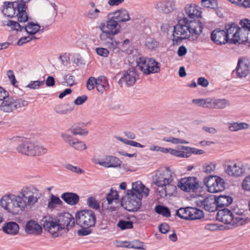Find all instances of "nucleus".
Returning <instances> with one entry per match:
<instances>
[{
  "instance_id": "44",
  "label": "nucleus",
  "mask_w": 250,
  "mask_h": 250,
  "mask_svg": "<svg viewBox=\"0 0 250 250\" xmlns=\"http://www.w3.org/2000/svg\"><path fill=\"white\" fill-rule=\"evenodd\" d=\"M167 153H169L173 155L179 157H186L185 150L183 149V146L181 147L180 150L171 148H167Z\"/></svg>"
},
{
  "instance_id": "29",
  "label": "nucleus",
  "mask_w": 250,
  "mask_h": 250,
  "mask_svg": "<svg viewBox=\"0 0 250 250\" xmlns=\"http://www.w3.org/2000/svg\"><path fill=\"white\" fill-rule=\"evenodd\" d=\"M2 229L3 231L7 234L15 235L18 232L19 227L16 223L10 222L5 224Z\"/></svg>"
},
{
  "instance_id": "34",
  "label": "nucleus",
  "mask_w": 250,
  "mask_h": 250,
  "mask_svg": "<svg viewBox=\"0 0 250 250\" xmlns=\"http://www.w3.org/2000/svg\"><path fill=\"white\" fill-rule=\"evenodd\" d=\"M189 208L190 207L181 208L177 210L176 215L181 219L189 220L190 218L189 214H189Z\"/></svg>"
},
{
  "instance_id": "6",
  "label": "nucleus",
  "mask_w": 250,
  "mask_h": 250,
  "mask_svg": "<svg viewBox=\"0 0 250 250\" xmlns=\"http://www.w3.org/2000/svg\"><path fill=\"white\" fill-rule=\"evenodd\" d=\"M17 150L19 153L31 156L44 154L47 152V148L29 141L19 144Z\"/></svg>"
},
{
  "instance_id": "23",
  "label": "nucleus",
  "mask_w": 250,
  "mask_h": 250,
  "mask_svg": "<svg viewBox=\"0 0 250 250\" xmlns=\"http://www.w3.org/2000/svg\"><path fill=\"white\" fill-rule=\"evenodd\" d=\"M61 198L65 203L70 205H75L79 201L78 194L73 192H65L62 195Z\"/></svg>"
},
{
  "instance_id": "32",
  "label": "nucleus",
  "mask_w": 250,
  "mask_h": 250,
  "mask_svg": "<svg viewBox=\"0 0 250 250\" xmlns=\"http://www.w3.org/2000/svg\"><path fill=\"white\" fill-rule=\"evenodd\" d=\"M189 220H197L200 219L204 217V213L202 210L195 208H189Z\"/></svg>"
},
{
  "instance_id": "26",
  "label": "nucleus",
  "mask_w": 250,
  "mask_h": 250,
  "mask_svg": "<svg viewBox=\"0 0 250 250\" xmlns=\"http://www.w3.org/2000/svg\"><path fill=\"white\" fill-rule=\"evenodd\" d=\"M232 201L233 199L230 196L226 195H220L214 199L216 206L220 208L229 205Z\"/></svg>"
},
{
  "instance_id": "17",
  "label": "nucleus",
  "mask_w": 250,
  "mask_h": 250,
  "mask_svg": "<svg viewBox=\"0 0 250 250\" xmlns=\"http://www.w3.org/2000/svg\"><path fill=\"white\" fill-rule=\"evenodd\" d=\"M128 197L126 203V208L130 211H137L141 206L142 197L134 194H127Z\"/></svg>"
},
{
  "instance_id": "40",
  "label": "nucleus",
  "mask_w": 250,
  "mask_h": 250,
  "mask_svg": "<svg viewBox=\"0 0 250 250\" xmlns=\"http://www.w3.org/2000/svg\"><path fill=\"white\" fill-rule=\"evenodd\" d=\"M70 146H71L75 149L80 151L85 149L86 148V145L82 141H79L78 139L76 138L74 139L73 141Z\"/></svg>"
},
{
  "instance_id": "14",
  "label": "nucleus",
  "mask_w": 250,
  "mask_h": 250,
  "mask_svg": "<svg viewBox=\"0 0 250 250\" xmlns=\"http://www.w3.org/2000/svg\"><path fill=\"white\" fill-rule=\"evenodd\" d=\"M149 189L146 188L140 181H137L132 183V189L127 190V194H133L142 197L143 196L147 197L149 194Z\"/></svg>"
},
{
  "instance_id": "37",
  "label": "nucleus",
  "mask_w": 250,
  "mask_h": 250,
  "mask_svg": "<svg viewBox=\"0 0 250 250\" xmlns=\"http://www.w3.org/2000/svg\"><path fill=\"white\" fill-rule=\"evenodd\" d=\"M155 211L159 214L162 215L166 217L170 216V212L168 208L161 205L156 206L155 207Z\"/></svg>"
},
{
  "instance_id": "9",
  "label": "nucleus",
  "mask_w": 250,
  "mask_h": 250,
  "mask_svg": "<svg viewBox=\"0 0 250 250\" xmlns=\"http://www.w3.org/2000/svg\"><path fill=\"white\" fill-rule=\"evenodd\" d=\"M204 182L211 193L220 192L225 189L224 180L217 176H209L204 179Z\"/></svg>"
},
{
  "instance_id": "28",
  "label": "nucleus",
  "mask_w": 250,
  "mask_h": 250,
  "mask_svg": "<svg viewBox=\"0 0 250 250\" xmlns=\"http://www.w3.org/2000/svg\"><path fill=\"white\" fill-rule=\"evenodd\" d=\"M27 6L24 3H20L18 5L17 16L20 22H24L28 21L27 14L25 11Z\"/></svg>"
},
{
  "instance_id": "51",
  "label": "nucleus",
  "mask_w": 250,
  "mask_h": 250,
  "mask_svg": "<svg viewBox=\"0 0 250 250\" xmlns=\"http://www.w3.org/2000/svg\"><path fill=\"white\" fill-rule=\"evenodd\" d=\"M183 149L184 150H185L186 152V158H188L190 156L191 154H197V150L198 149L193 148V147H190L188 146H183Z\"/></svg>"
},
{
  "instance_id": "8",
  "label": "nucleus",
  "mask_w": 250,
  "mask_h": 250,
  "mask_svg": "<svg viewBox=\"0 0 250 250\" xmlns=\"http://www.w3.org/2000/svg\"><path fill=\"white\" fill-rule=\"evenodd\" d=\"M0 105V109L4 113L13 112L18 108L27 105V102L21 99H16L13 97L7 96L2 100Z\"/></svg>"
},
{
  "instance_id": "7",
  "label": "nucleus",
  "mask_w": 250,
  "mask_h": 250,
  "mask_svg": "<svg viewBox=\"0 0 250 250\" xmlns=\"http://www.w3.org/2000/svg\"><path fill=\"white\" fill-rule=\"evenodd\" d=\"M76 224L81 227L91 228L96 222L95 213L91 209H83L76 213Z\"/></svg>"
},
{
  "instance_id": "5",
  "label": "nucleus",
  "mask_w": 250,
  "mask_h": 250,
  "mask_svg": "<svg viewBox=\"0 0 250 250\" xmlns=\"http://www.w3.org/2000/svg\"><path fill=\"white\" fill-rule=\"evenodd\" d=\"M217 219L233 227H237L250 222V219L244 214V211L239 208H234L231 210L227 208L220 209L217 214Z\"/></svg>"
},
{
  "instance_id": "35",
  "label": "nucleus",
  "mask_w": 250,
  "mask_h": 250,
  "mask_svg": "<svg viewBox=\"0 0 250 250\" xmlns=\"http://www.w3.org/2000/svg\"><path fill=\"white\" fill-rule=\"evenodd\" d=\"M250 125L246 123H233L230 124L229 129L231 131H237L239 130L248 129Z\"/></svg>"
},
{
  "instance_id": "63",
  "label": "nucleus",
  "mask_w": 250,
  "mask_h": 250,
  "mask_svg": "<svg viewBox=\"0 0 250 250\" xmlns=\"http://www.w3.org/2000/svg\"><path fill=\"white\" fill-rule=\"evenodd\" d=\"M64 80L68 85L72 86L75 84L74 76L71 75H67L65 76Z\"/></svg>"
},
{
  "instance_id": "30",
  "label": "nucleus",
  "mask_w": 250,
  "mask_h": 250,
  "mask_svg": "<svg viewBox=\"0 0 250 250\" xmlns=\"http://www.w3.org/2000/svg\"><path fill=\"white\" fill-rule=\"evenodd\" d=\"M24 28L28 34L33 35L39 31L41 26L38 23L30 22Z\"/></svg>"
},
{
  "instance_id": "45",
  "label": "nucleus",
  "mask_w": 250,
  "mask_h": 250,
  "mask_svg": "<svg viewBox=\"0 0 250 250\" xmlns=\"http://www.w3.org/2000/svg\"><path fill=\"white\" fill-rule=\"evenodd\" d=\"M44 84V80L31 81L26 87L32 89H39Z\"/></svg>"
},
{
  "instance_id": "50",
  "label": "nucleus",
  "mask_w": 250,
  "mask_h": 250,
  "mask_svg": "<svg viewBox=\"0 0 250 250\" xmlns=\"http://www.w3.org/2000/svg\"><path fill=\"white\" fill-rule=\"evenodd\" d=\"M216 164L212 162L206 164L204 166V171L207 173H210L216 168Z\"/></svg>"
},
{
  "instance_id": "12",
  "label": "nucleus",
  "mask_w": 250,
  "mask_h": 250,
  "mask_svg": "<svg viewBox=\"0 0 250 250\" xmlns=\"http://www.w3.org/2000/svg\"><path fill=\"white\" fill-rule=\"evenodd\" d=\"M154 6L160 12L169 14L176 9V2L175 0H161L155 2Z\"/></svg>"
},
{
  "instance_id": "48",
  "label": "nucleus",
  "mask_w": 250,
  "mask_h": 250,
  "mask_svg": "<svg viewBox=\"0 0 250 250\" xmlns=\"http://www.w3.org/2000/svg\"><path fill=\"white\" fill-rule=\"evenodd\" d=\"M55 111L60 114H66L68 112H70L73 110V108H65L62 105H59L55 107Z\"/></svg>"
},
{
  "instance_id": "24",
  "label": "nucleus",
  "mask_w": 250,
  "mask_h": 250,
  "mask_svg": "<svg viewBox=\"0 0 250 250\" xmlns=\"http://www.w3.org/2000/svg\"><path fill=\"white\" fill-rule=\"evenodd\" d=\"M113 18L109 19L106 21V28L107 29L106 31H108L110 34L113 35H117L119 33L120 26L118 24L117 21Z\"/></svg>"
},
{
  "instance_id": "16",
  "label": "nucleus",
  "mask_w": 250,
  "mask_h": 250,
  "mask_svg": "<svg viewBox=\"0 0 250 250\" xmlns=\"http://www.w3.org/2000/svg\"><path fill=\"white\" fill-rule=\"evenodd\" d=\"M227 163L229 164L226 166L225 169L226 173L229 176L238 177L241 176L245 171L242 166L238 165L236 163L229 160Z\"/></svg>"
},
{
  "instance_id": "2",
  "label": "nucleus",
  "mask_w": 250,
  "mask_h": 250,
  "mask_svg": "<svg viewBox=\"0 0 250 250\" xmlns=\"http://www.w3.org/2000/svg\"><path fill=\"white\" fill-rule=\"evenodd\" d=\"M42 222L44 230L54 238L66 234L75 225L74 218L68 212L61 213L55 218L44 216Z\"/></svg>"
},
{
  "instance_id": "62",
  "label": "nucleus",
  "mask_w": 250,
  "mask_h": 250,
  "mask_svg": "<svg viewBox=\"0 0 250 250\" xmlns=\"http://www.w3.org/2000/svg\"><path fill=\"white\" fill-rule=\"evenodd\" d=\"M215 98L206 99V108L215 109Z\"/></svg>"
},
{
  "instance_id": "3",
  "label": "nucleus",
  "mask_w": 250,
  "mask_h": 250,
  "mask_svg": "<svg viewBox=\"0 0 250 250\" xmlns=\"http://www.w3.org/2000/svg\"><path fill=\"white\" fill-rule=\"evenodd\" d=\"M175 174L169 168L159 169L152 177L154 184L157 186V191L161 198L170 197L176 192V187L173 180Z\"/></svg>"
},
{
  "instance_id": "19",
  "label": "nucleus",
  "mask_w": 250,
  "mask_h": 250,
  "mask_svg": "<svg viewBox=\"0 0 250 250\" xmlns=\"http://www.w3.org/2000/svg\"><path fill=\"white\" fill-rule=\"evenodd\" d=\"M250 71V63L247 61L239 59L236 68L237 75L239 78L246 77Z\"/></svg>"
},
{
  "instance_id": "41",
  "label": "nucleus",
  "mask_w": 250,
  "mask_h": 250,
  "mask_svg": "<svg viewBox=\"0 0 250 250\" xmlns=\"http://www.w3.org/2000/svg\"><path fill=\"white\" fill-rule=\"evenodd\" d=\"M117 226L121 229H132L133 227V222L131 221L120 220L118 223Z\"/></svg>"
},
{
  "instance_id": "36",
  "label": "nucleus",
  "mask_w": 250,
  "mask_h": 250,
  "mask_svg": "<svg viewBox=\"0 0 250 250\" xmlns=\"http://www.w3.org/2000/svg\"><path fill=\"white\" fill-rule=\"evenodd\" d=\"M102 13L98 9L96 8L94 10H89L85 13V16L91 20H95L100 18Z\"/></svg>"
},
{
  "instance_id": "55",
  "label": "nucleus",
  "mask_w": 250,
  "mask_h": 250,
  "mask_svg": "<svg viewBox=\"0 0 250 250\" xmlns=\"http://www.w3.org/2000/svg\"><path fill=\"white\" fill-rule=\"evenodd\" d=\"M65 168L68 170H71L72 172L77 173L78 174H81L84 172L83 170L79 168V167L72 166L70 164H67L65 166Z\"/></svg>"
},
{
  "instance_id": "60",
  "label": "nucleus",
  "mask_w": 250,
  "mask_h": 250,
  "mask_svg": "<svg viewBox=\"0 0 250 250\" xmlns=\"http://www.w3.org/2000/svg\"><path fill=\"white\" fill-rule=\"evenodd\" d=\"M87 100V97L86 95H83V96L78 97L75 99L74 103L75 104L79 105L85 103Z\"/></svg>"
},
{
  "instance_id": "33",
  "label": "nucleus",
  "mask_w": 250,
  "mask_h": 250,
  "mask_svg": "<svg viewBox=\"0 0 250 250\" xmlns=\"http://www.w3.org/2000/svg\"><path fill=\"white\" fill-rule=\"evenodd\" d=\"M215 109H222L230 106L231 103L228 99L215 98Z\"/></svg>"
},
{
  "instance_id": "61",
  "label": "nucleus",
  "mask_w": 250,
  "mask_h": 250,
  "mask_svg": "<svg viewBox=\"0 0 250 250\" xmlns=\"http://www.w3.org/2000/svg\"><path fill=\"white\" fill-rule=\"evenodd\" d=\"M243 188L247 191H250V176L245 178L242 183Z\"/></svg>"
},
{
  "instance_id": "20",
  "label": "nucleus",
  "mask_w": 250,
  "mask_h": 250,
  "mask_svg": "<svg viewBox=\"0 0 250 250\" xmlns=\"http://www.w3.org/2000/svg\"><path fill=\"white\" fill-rule=\"evenodd\" d=\"M25 230L28 234L38 235L42 232V228L36 221L31 220L27 222Z\"/></svg>"
},
{
  "instance_id": "49",
  "label": "nucleus",
  "mask_w": 250,
  "mask_h": 250,
  "mask_svg": "<svg viewBox=\"0 0 250 250\" xmlns=\"http://www.w3.org/2000/svg\"><path fill=\"white\" fill-rule=\"evenodd\" d=\"M247 36H246L245 34L244 33L241 36L239 35L238 36V42L239 44H246L247 42L250 43V37L249 33H247Z\"/></svg>"
},
{
  "instance_id": "64",
  "label": "nucleus",
  "mask_w": 250,
  "mask_h": 250,
  "mask_svg": "<svg viewBox=\"0 0 250 250\" xmlns=\"http://www.w3.org/2000/svg\"><path fill=\"white\" fill-rule=\"evenodd\" d=\"M240 24L244 30L250 31V20L244 19L241 21Z\"/></svg>"
},
{
  "instance_id": "15",
  "label": "nucleus",
  "mask_w": 250,
  "mask_h": 250,
  "mask_svg": "<svg viewBox=\"0 0 250 250\" xmlns=\"http://www.w3.org/2000/svg\"><path fill=\"white\" fill-rule=\"evenodd\" d=\"M96 163L105 167L115 168L120 167L121 161L115 156L109 155L105 156L100 160H98Z\"/></svg>"
},
{
  "instance_id": "56",
  "label": "nucleus",
  "mask_w": 250,
  "mask_h": 250,
  "mask_svg": "<svg viewBox=\"0 0 250 250\" xmlns=\"http://www.w3.org/2000/svg\"><path fill=\"white\" fill-rule=\"evenodd\" d=\"M96 79L93 77H91L87 81L86 87L89 90L93 89L95 87Z\"/></svg>"
},
{
  "instance_id": "53",
  "label": "nucleus",
  "mask_w": 250,
  "mask_h": 250,
  "mask_svg": "<svg viewBox=\"0 0 250 250\" xmlns=\"http://www.w3.org/2000/svg\"><path fill=\"white\" fill-rule=\"evenodd\" d=\"M111 36H114L113 34H110L108 31H103L100 35V39L102 41V43L103 44L107 40H109L108 39L109 37H111Z\"/></svg>"
},
{
  "instance_id": "27",
  "label": "nucleus",
  "mask_w": 250,
  "mask_h": 250,
  "mask_svg": "<svg viewBox=\"0 0 250 250\" xmlns=\"http://www.w3.org/2000/svg\"><path fill=\"white\" fill-rule=\"evenodd\" d=\"M185 9L186 14L190 19H194L201 16V13L199 8L195 5H187Z\"/></svg>"
},
{
  "instance_id": "21",
  "label": "nucleus",
  "mask_w": 250,
  "mask_h": 250,
  "mask_svg": "<svg viewBox=\"0 0 250 250\" xmlns=\"http://www.w3.org/2000/svg\"><path fill=\"white\" fill-rule=\"evenodd\" d=\"M19 4L16 1L4 2L3 8L2 10V13L8 17L12 18L14 17L16 11H17Z\"/></svg>"
},
{
  "instance_id": "43",
  "label": "nucleus",
  "mask_w": 250,
  "mask_h": 250,
  "mask_svg": "<svg viewBox=\"0 0 250 250\" xmlns=\"http://www.w3.org/2000/svg\"><path fill=\"white\" fill-rule=\"evenodd\" d=\"M106 198L108 204H111L114 200L118 199V198L117 191L113 189H111L110 192L107 194Z\"/></svg>"
},
{
  "instance_id": "59",
  "label": "nucleus",
  "mask_w": 250,
  "mask_h": 250,
  "mask_svg": "<svg viewBox=\"0 0 250 250\" xmlns=\"http://www.w3.org/2000/svg\"><path fill=\"white\" fill-rule=\"evenodd\" d=\"M82 229L78 231V234L79 236H86L91 233L90 228L81 227Z\"/></svg>"
},
{
  "instance_id": "4",
  "label": "nucleus",
  "mask_w": 250,
  "mask_h": 250,
  "mask_svg": "<svg viewBox=\"0 0 250 250\" xmlns=\"http://www.w3.org/2000/svg\"><path fill=\"white\" fill-rule=\"evenodd\" d=\"M178 21V24L174 26L173 33V41L175 43H180L188 38L190 35H200L202 32L203 27L199 21H189L186 17L179 19Z\"/></svg>"
},
{
  "instance_id": "18",
  "label": "nucleus",
  "mask_w": 250,
  "mask_h": 250,
  "mask_svg": "<svg viewBox=\"0 0 250 250\" xmlns=\"http://www.w3.org/2000/svg\"><path fill=\"white\" fill-rule=\"evenodd\" d=\"M227 37L225 31L219 28L215 29L211 34V39L216 44H224L229 42Z\"/></svg>"
},
{
  "instance_id": "57",
  "label": "nucleus",
  "mask_w": 250,
  "mask_h": 250,
  "mask_svg": "<svg viewBox=\"0 0 250 250\" xmlns=\"http://www.w3.org/2000/svg\"><path fill=\"white\" fill-rule=\"evenodd\" d=\"M71 131L74 135H85L88 133V131L86 129H82L80 127L73 128Z\"/></svg>"
},
{
  "instance_id": "52",
  "label": "nucleus",
  "mask_w": 250,
  "mask_h": 250,
  "mask_svg": "<svg viewBox=\"0 0 250 250\" xmlns=\"http://www.w3.org/2000/svg\"><path fill=\"white\" fill-rule=\"evenodd\" d=\"M131 245L132 249H135L138 250H144V243L139 240H135L131 241Z\"/></svg>"
},
{
  "instance_id": "42",
  "label": "nucleus",
  "mask_w": 250,
  "mask_h": 250,
  "mask_svg": "<svg viewBox=\"0 0 250 250\" xmlns=\"http://www.w3.org/2000/svg\"><path fill=\"white\" fill-rule=\"evenodd\" d=\"M159 46V42L153 39L147 40L146 43V47L149 50H155Z\"/></svg>"
},
{
  "instance_id": "10",
  "label": "nucleus",
  "mask_w": 250,
  "mask_h": 250,
  "mask_svg": "<svg viewBox=\"0 0 250 250\" xmlns=\"http://www.w3.org/2000/svg\"><path fill=\"white\" fill-rule=\"evenodd\" d=\"M177 186L182 190L186 192H194L198 189L199 184L197 178L188 177L181 178L177 184Z\"/></svg>"
},
{
  "instance_id": "39",
  "label": "nucleus",
  "mask_w": 250,
  "mask_h": 250,
  "mask_svg": "<svg viewBox=\"0 0 250 250\" xmlns=\"http://www.w3.org/2000/svg\"><path fill=\"white\" fill-rule=\"evenodd\" d=\"M202 205L204 206V208L209 212L214 211L217 206L214 201L212 204L209 203L208 199H205L202 202Z\"/></svg>"
},
{
  "instance_id": "13",
  "label": "nucleus",
  "mask_w": 250,
  "mask_h": 250,
  "mask_svg": "<svg viewBox=\"0 0 250 250\" xmlns=\"http://www.w3.org/2000/svg\"><path fill=\"white\" fill-rule=\"evenodd\" d=\"M138 77L137 74L136 68L131 67L129 68L123 75L119 81V84L122 85L123 83L128 86L132 85Z\"/></svg>"
},
{
  "instance_id": "54",
  "label": "nucleus",
  "mask_w": 250,
  "mask_h": 250,
  "mask_svg": "<svg viewBox=\"0 0 250 250\" xmlns=\"http://www.w3.org/2000/svg\"><path fill=\"white\" fill-rule=\"evenodd\" d=\"M97 53L102 57H107L109 53V51L105 48L98 47L96 49Z\"/></svg>"
},
{
  "instance_id": "1",
  "label": "nucleus",
  "mask_w": 250,
  "mask_h": 250,
  "mask_svg": "<svg viewBox=\"0 0 250 250\" xmlns=\"http://www.w3.org/2000/svg\"><path fill=\"white\" fill-rule=\"evenodd\" d=\"M38 189L33 186L23 187L17 194H8L0 200L2 208L13 215H18L30 208L38 200Z\"/></svg>"
},
{
  "instance_id": "47",
  "label": "nucleus",
  "mask_w": 250,
  "mask_h": 250,
  "mask_svg": "<svg viewBox=\"0 0 250 250\" xmlns=\"http://www.w3.org/2000/svg\"><path fill=\"white\" fill-rule=\"evenodd\" d=\"M6 25L10 27L12 30L18 31H21L22 29L21 26L19 23V22L12 20H9L6 23Z\"/></svg>"
},
{
  "instance_id": "22",
  "label": "nucleus",
  "mask_w": 250,
  "mask_h": 250,
  "mask_svg": "<svg viewBox=\"0 0 250 250\" xmlns=\"http://www.w3.org/2000/svg\"><path fill=\"white\" fill-rule=\"evenodd\" d=\"M148 63L147 66L145 69V74L149 75L151 73H158L160 71V64L155 59H149Z\"/></svg>"
},
{
  "instance_id": "38",
  "label": "nucleus",
  "mask_w": 250,
  "mask_h": 250,
  "mask_svg": "<svg viewBox=\"0 0 250 250\" xmlns=\"http://www.w3.org/2000/svg\"><path fill=\"white\" fill-rule=\"evenodd\" d=\"M113 36H111L108 39L109 40H107L103 43V45L112 50L116 49L120 43V42L115 40Z\"/></svg>"
},
{
  "instance_id": "46",
  "label": "nucleus",
  "mask_w": 250,
  "mask_h": 250,
  "mask_svg": "<svg viewBox=\"0 0 250 250\" xmlns=\"http://www.w3.org/2000/svg\"><path fill=\"white\" fill-rule=\"evenodd\" d=\"M88 206L94 209H98L100 208V205L98 201L93 197H90L87 199Z\"/></svg>"
},
{
  "instance_id": "11",
  "label": "nucleus",
  "mask_w": 250,
  "mask_h": 250,
  "mask_svg": "<svg viewBox=\"0 0 250 250\" xmlns=\"http://www.w3.org/2000/svg\"><path fill=\"white\" fill-rule=\"evenodd\" d=\"M225 29L229 42L231 44H236L238 42V36L241 30L240 28L234 22H231L226 24Z\"/></svg>"
},
{
  "instance_id": "25",
  "label": "nucleus",
  "mask_w": 250,
  "mask_h": 250,
  "mask_svg": "<svg viewBox=\"0 0 250 250\" xmlns=\"http://www.w3.org/2000/svg\"><path fill=\"white\" fill-rule=\"evenodd\" d=\"M113 14V18L119 22H125L130 20L128 12L125 9L116 10Z\"/></svg>"
},
{
  "instance_id": "31",
  "label": "nucleus",
  "mask_w": 250,
  "mask_h": 250,
  "mask_svg": "<svg viewBox=\"0 0 250 250\" xmlns=\"http://www.w3.org/2000/svg\"><path fill=\"white\" fill-rule=\"evenodd\" d=\"M149 58L140 57L137 58L136 60V67L145 74L146 68L147 66V63Z\"/></svg>"
},
{
  "instance_id": "58",
  "label": "nucleus",
  "mask_w": 250,
  "mask_h": 250,
  "mask_svg": "<svg viewBox=\"0 0 250 250\" xmlns=\"http://www.w3.org/2000/svg\"><path fill=\"white\" fill-rule=\"evenodd\" d=\"M192 102L193 104L202 106L204 108H206V99H193Z\"/></svg>"
}]
</instances>
